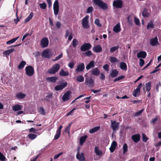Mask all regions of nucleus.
<instances>
[{
  "mask_svg": "<svg viewBox=\"0 0 161 161\" xmlns=\"http://www.w3.org/2000/svg\"><path fill=\"white\" fill-rule=\"evenodd\" d=\"M93 2L96 5L103 9L107 10L108 8L107 4L101 0H93Z\"/></svg>",
  "mask_w": 161,
  "mask_h": 161,
  "instance_id": "obj_1",
  "label": "nucleus"
},
{
  "mask_svg": "<svg viewBox=\"0 0 161 161\" xmlns=\"http://www.w3.org/2000/svg\"><path fill=\"white\" fill-rule=\"evenodd\" d=\"M89 17L88 15L86 16L82 19V25L85 29H88L90 27L88 19Z\"/></svg>",
  "mask_w": 161,
  "mask_h": 161,
  "instance_id": "obj_2",
  "label": "nucleus"
},
{
  "mask_svg": "<svg viewBox=\"0 0 161 161\" xmlns=\"http://www.w3.org/2000/svg\"><path fill=\"white\" fill-rule=\"evenodd\" d=\"M60 68V65L57 64L53 66L51 69L48 70V73L50 74H54L58 71Z\"/></svg>",
  "mask_w": 161,
  "mask_h": 161,
  "instance_id": "obj_3",
  "label": "nucleus"
},
{
  "mask_svg": "<svg viewBox=\"0 0 161 161\" xmlns=\"http://www.w3.org/2000/svg\"><path fill=\"white\" fill-rule=\"evenodd\" d=\"M25 71L27 75L29 76H31L34 73V68L31 66L29 65L25 68Z\"/></svg>",
  "mask_w": 161,
  "mask_h": 161,
  "instance_id": "obj_4",
  "label": "nucleus"
},
{
  "mask_svg": "<svg viewBox=\"0 0 161 161\" xmlns=\"http://www.w3.org/2000/svg\"><path fill=\"white\" fill-rule=\"evenodd\" d=\"M113 6L116 8H121L123 6V2L122 0H115L113 3Z\"/></svg>",
  "mask_w": 161,
  "mask_h": 161,
  "instance_id": "obj_5",
  "label": "nucleus"
},
{
  "mask_svg": "<svg viewBox=\"0 0 161 161\" xmlns=\"http://www.w3.org/2000/svg\"><path fill=\"white\" fill-rule=\"evenodd\" d=\"M85 83L86 85H88L89 87H93L94 84V80L91 77L86 78Z\"/></svg>",
  "mask_w": 161,
  "mask_h": 161,
  "instance_id": "obj_6",
  "label": "nucleus"
},
{
  "mask_svg": "<svg viewBox=\"0 0 161 161\" xmlns=\"http://www.w3.org/2000/svg\"><path fill=\"white\" fill-rule=\"evenodd\" d=\"M49 44V40L47 37L43 38L41 40L40 45L42 48L47 47Z\"/></svg>",
  "mask_w": 161,
  "mask_h": 161,
  "instance_id": "obj_7",
  "label": "nucleus"
},
{
  "mask_svg": "<svg viewBox=\"0 0 161 161\" xmlns=\"http://www.w3.org/2000/svg\"><path fill=\"white\" fill-rule=\"evenodd\" d=\"M68 84L66 81L61 83L60 85H58L55 86V90L56 91H59L62 90L67 86Z\"/></svg>",
  "mask_w": 161,
  "mask_h": 161,
  "instance_id": "obj_8",
  "label": "nucleus"
},
{
  "mask_svg": "<svg viewBox=\"0 0 161 161\" xmlns=\"http://www.w3.org/2000/svg\"><path fill=\"white\" fill-rule=\"evenodd\" d=\"M111 126L114 131L118 130L119 128V123L115 121H111Z\"/></svg>",
  "mask_w": 161,
  "mask_h": 161,
  "instance_id": "obj_9",
  "label": "nucleus"
},
{
  "mask_svg": "<svg viewBox=\"0 0 161 161\" xmlns=\"http://www.w3.org/2000/svg\"><path fill=\"white\" fill-rule=\"evenodd\" d=\"M53 8L54 14L56 16L58 14L59 12V4L58 0H56L55 1L53 4Z\"/></svg>",
  "mask_w": 161,
  "mask_h": 161,
  "instance_id": "obj_10",
  "label": "nucleus"
},
{
  "mask_svg": "<svg viewBox=\"0 0 161 161\" xmlns=\"http://www.w3.org/2000/svg\"><path fill=\"white\" fill-rule=\"evenodd\" d=\"M92 47V45L89 43H85L81 46L80 50L82 51L88 50Z\"/></svg>",
  "mask_w": 161,
  "mask_h": 161,
  "instance_id": "obj_11",
  "label": "nucleus"
},
{
  "mask_svg": "<svg viewBox=\"0 0 161 161\" xmlns=\"http://www.w3.org/2000/svg\"><path fill=\"white\" fill-rule=\"evenodd\" d=\"M71 93V92L70 91H68L65 92L62 97L63 101L65 102L69 100L70 98Z\"/></svg>",
  "mask_w": 161,
  "mask_h": 161,
  "instance_id": "obj_12",
  "label": "nucleus"
},
{
  "mask_svg": "<svg viewBox=\"0 0 161 161\" xmlns=\"http://www.w3.org/2000/svg\"><path fill=\"white\" fill-rule=\"evenodd\" d=\"M80 149H77V152L76 155V158L80 161H84L85 160V158L83 153H80Z\"/></svg>",
  "mask_w": 161,
  "mask_h": 161,
  "instance_id": "obj_13",
  "label": "nucleus"
},
{
  "mask_svg": "<svg viewBox=\"0 0 161 161\" xmlns=\"http://www.w3.org/2000/svg\"><path fill=\"white\" fill-rule=\"evenodd\" d=\"M85 69V66L83 63H81L77 65L75 70L76 73L82 72Z\"/></svg>",
  "mask_w": 161,
  "mask_h": 161,
  "instance_id": "obj_14",
  "label": "nucleus"
},
{
  "mask_svg": "<svg viewBox=\"0 0 161 161\" xmlns=\"http://www.w3.org/2000/svg\"><path fill=\"white\" fill-rule=\"evenodd\" d=\"M117 145V143L115 141H113L112 142L111 147L109 148L110 151L111 153L114 152Z\"/></svg>",
  "mask_w": 161,
  "mask_h": 161,
  "instance_id": "obj_15",
  "label": "nucleus"
},
{
  "mask_svg": "<svg viewBox=\"0 0 161 161\" xmlns=\"http://www.w3.org/2000/svg\"><path fill=\"white\" fill-rule=\"evenodd\" d=\"M150 13L149 11L146 8H144L142 13V16L144 17H148L150 16Z\"/></svg>",
  "mask_w": 161,
  "mask_h": 161,
  "instance_id": "obj_16",
  "label": "nucleus"
},
{
  "mask_svg": "<svg viewBox=\"0 0 161 161\" xmlns=\"http://www.w3.org/2000/svg\"><path fill=\"white\" fill-rule=\"evenodd\" d=\"M131 138L134 142H137L140 140V135L138 134L132 135Z\"/></svg>",
  "mask_w": 161,
  "mask_h": 161,
  "instance_id": "obj_17",
  "label": "nucleus"
},
{
  "mask_svg": "<svg viewBox=\"0 0 161 161\" xmlns=\"http://www.w3.org/2000/svg\"><path fill=\"white\" fill-rule=\"evenodd\" d=\"M147 55V54L146 52L141 51L137 53V56L138 58H144L146 57Z\"/></svg>",
  "mask_w": 161,
  "mask_h": 161,
  "instance_id": "obj_18",
  "label": "nucleus"
},
{
  "mask_svg": "<svg viewBox=\"0 0 161 161\" xmlns=\"http://www.w3.org/2000/svg\"><path fill=\"white\" fill-rule=\"evenodd\" d=\"M158 38L157 37L151 39L150 40V44L152 46H154L156 45H158Z\"/></svg>",
  "mask_w": 161,
  "mask_h": 161,
  "instance_id": "obj_19",
  "label": "nucleus"
},
{
  "mask_svg": "<svg viewBox=\"0 0 161 161\" xmlns=\"http://www.w3.org/2000/svg\"><path fill=\"white\" fill-rule=\"evenodd\" d=\"M91 74L94 75L98 76L100 74V72L97 68L92 69L91 71Z\"/></svg>",
  "mask_w": 161,
  "mask_h": 161,
  "instance_id": "obj_20",
  "label": "nucleus"
},
{
  "mask_svg": "<svg viewBox=\"0 0 161 161\" xmlns=\"http://www.w3.org/2000/svg\"><path fill=\"white\" fill-rule=\"evenodd\" d=\"M58 79V77L56 76L47 77L46 78V80L48 82L55 83Z\"/></svg>",
  "mask_w": 161,
  "mask_h": 161,
  "instance_id": "obj_21",
  "label": "nucleus"
},
{
  "mask_svg": "<svg viewBox=\"0 0 161 161\" xmlns=\"http://www.w3.org/2000/svg\"><path fill=\"white\" fill-rule=\"evenodd\" d=\"M113 30L116 33L120 32L121 31L120 23H119L115 25L113 28Z\"/></svg>",
  "mask_w": 161,
  "mask_h": 161,
  "instance_id": "obj_22",
  "label": "nucleus"
},
{
  "mask_svg": "<svg viewBox=\"0 0 161 161\" xmlns=\"http://www.w3.org/2000/svg\"><path fill=\"white\" fill-rule=\"evenodd\" d=\"M102 50V48L99 45L95 46L93 48V50L96 53L100 52Z\"/></svg>",
  "mask_w": 161,
  "mask_h": 161,
  "instance_id": "obj_23",
  "label": "nucleus"
},
{
  "mask_svg": "<svg viewBox=\"0 0 161 161\" xmlns=\"http://www.w3.org/2000/svg\"><path fill=\"white\" fill-rule=\"evenodd\" d=\"M49 51L48 49H46L43 51L42 53V56L46 58H49L50 55L49 54Z\"/></svg>",
  "mask_w": 161,
  "mask_h": 161,
  "instance_id": "obj_24",
  "label": "nucleus"
},
{
  "mask_svg": "<svg viewBox=\"0 0 161 161\" xmlns=\"http://www.w3.org/2000/svg\"><path fill=\"white\" fill-rule=\"evenodd\" d=\"M23 107L19 104H16L13 106L12 107L13 110L14 111H17L21 110Z\"/></svg>",
  "mask_w": 161,
  "mask_h": 161,
  "instance_id": "obj_25",
  "label": "nucleus"
},
{
  "mask_svg": "<svg viewBox=\"0 0 161 161\" xmlns=\"http://www.w3.org/2000/svg\"><path fill=\"white\" fill-rule=\"evenodd\" d=\"M95 61H92L86 66V68L87 70H89L91 68H93L94 67Z\"/></svg>",
  "mask_w": 161,
  "mask_h": 161,
  "instance_id": "obj_26",
  "label": "nucleus"
},
{
  "mask_svg": "<svg viewBox=\"0 0 161 161\" xmlns=\"http://www.w3.org/2000/svg\"><path fill=\"white\" fill-rule=\"evenodd\" d=\"M118 73V71L116 69H114L112 70V72L110 73V75L112 77L114 78L116 77Z\"/></svg>",
  "mask_w": 161,
  "mask_h": 161,
  "instance_id": "obj_27",
  "label": "nucleus"
},
{
  "mask_svg": "<svg viewBox=\"0 0 161 161\" xmlns=\"http://www.w3.org/2000/svg\"><path fill=\"white\" fill-rule=\"evenodd\" d=\"M120 69L125 71L127 69V66L126 64L124 62H121L120 63Z\"/></svg>",
  "mask_w": 161,
  "mask_h": 161,
  "instance_id": "obj_28",
  "label": "nucleus"
},
{
  "mask_svg": "<svg viewBox=\"0 0 161 161\" xmlns=\"http://www.w3.org/2000/svg\"><path fill=\"white\" fill-rule=\"evenodd\" d=\"M152 82L149 81L145 84V88L147 91L149 92L151 90Z\"/></svg>",
  "mask_w": 161,
  "mask_h": 161,
  "instance_id": "obj_29",
  "label": "nucleus"
},
{
  "mask_svg": "<svg viewBox=\"0 0 161 161\" xmlns=\"http://www.w3.org/2000/svg\"><path fill=\"white\" fill-rule=\"evenodd\" d=\"M87 137V136L86 135H84L80 137V144L81 145H82L85 142Z\"/></svg>",
  "mask_w": 161,
  "mask_h": 161,
  "instance_id": "obj_30",
  "label": "nucleus"
},
{
  "mask_svg": "<svg viewBox=\"0 0 161 161\" xmlns=\"http://www.w3.org/2000/svg\"><path fill=\"white\" fill-rule=\"evenodd\" d=\"M14 51V48L8 50L4 51L3 53V54L5 55L6 56L9 55L11 53Z\"/></svg>",
  "mask_w": 161,
  "mask_h": 161,
  "instance_id": "obj_31",
  "label": "nucleus"
},
{
  "mask_svg": "<svg viewBox=\"0 0 161 161\" xmlns=\"http://www.w3.org/2000/svg\"><path fill=\"white\" fill-rule=\"evenodd\" d=\"M53 93H50L48 94V95L46 96L45 98L43 99H42V101H46L49 102L50 101L49 99H52L53 97Z\"/></svg>",
  "mask_w": 161,
  "mask_h": 161,
  "instance_id": "obj_32",
  "label": "nucleus"
},
{
  "mask_svg": "<svg viewBox=\"0 0 161 161\" xmlns=\"http://www.w3.org/2000/svg\"><path fill=\"white\" fill-rule=\"evenodd\" d=\"M123 152V154H125L128 151V147L127 144L125 143L124 144L122 147Z\"/></svg>",
  "mask_w": 161,
  "mask_h": 161,
  "instance_id": "obj_33",
  "label": "nucleus"
},
{
  "mask_svg": "<svg viewBox=\"0 0 161 161\" xmlns=\"http://www.w3.org/2000/svg\"><path fill=\"white\" fill-rule=\"evenodd\" d=\"M59 74L61 76H67L69 75V73L68 72L64 71L63 69H62L59 72Z\"/></svg>",
  "mask_w": 161,
  "mask_h": 161,
  "instance_id": "obj_34",
  "label": "nucleus"
},
{
  "mask_svg": "<svg viewBox=\"0 0 161 161\" xmlns=\"http://www.w3.org/2000/svg\"><path fill=\"white\" fill-rule=\"evenodd\" d=\"M100 128V126L96 127H94L91 129L89 130V132L90 133H94L97 130H99Z\"/></svg>",
  "mask_w": 161,
  "mask_h": 161,
  "instance_id": "obj_35",
  "label": "nucleus"
},
{
  "mask_svg": "<svg viewBox=\"0 0 161 161\" xmlns=\"http://www.w3.org/2000/svg\"><path fill=\"white\" fill-rule=\"evenodd\" d=\"M26 62L24 61H22L18 66V68L19 69H23L26 64Z\"/></svg>",
  "mask_w": 161,
  "mask_h": 161,
  "instance_id": "obj_36",
  "label": "nucleus"
},
{
  "mask_svg": "<svg viewBox=\"0 0 161 161\" xmlns=\"http://www.w3.org/2000/svg\"><path fill=\"white\" fill-rule=\"evenodd\" d=\"M95 152L96 154L98 156L101 155L102 154V151L101 150H99L98 147H95Z\"/></svg>",
  "mask_w": 161,
  "mask_h": 161,
  "instance_id": "obj_37",
  "label": "nucleus"
},
{
  "mask_svg": "<svg viewBox=\"0 0 161 161\" xmlns=\"http://www.w3.org/2000/svg\"><path fill=\"white\" fill-rule=\"evenodd\" d=\"M26 96V95L22 92H19L17 93L16 95V97L18 98L23 99Z\"/></svg>",
  "mask_w": 161,
  "mask_h": 161,
  "instance_id": "obj_38",
  "label": "nucleus"
},
{
  "mask_svg": "<svg viewBox=\"0 0 161 161\" xmlns=\"http://www.w3.org/2000/svg\"><path fill=\"white\" fill-rule=\"evenodd\" d=\"M154 27V25L153 24V22L151 21L149 22L147 25V29L148 30L150 28H153Z\"/></svg>",
  "mask_w": 161,
  "mask_h": 161,
  "instance_id": "obj_39",
  "label": "nucleus"
},
{
  "mask_svg": "<svg viewBox=\"0 0 161 161\" xmlns=\"http://www.w3.org/2000/svg\"><path fill=\"white\" fill-rule=\"evenodd\" d=\"M72 125V123H69L68 125L66 127L64 130V132H67L69 134L70 133V129Z\"/></svg>",
  "mask_w": 161,
  "mask_h": 161,
  "instance_id": "obj_40",
  "label": "nucleus"
},
{
  "mask_svg": "<svg viewBox=\"0 0 161 161\" xmlns=\"http://www.w3.org/2000/svg\"><path fill=\"white\" fill-rule=\"evenodd\" d=\"M18 38L19 37H17L7 41L6 42L7 44L9 45L14 43L17 40Z\"/></svg>",
  "mask_w": 161,
  "mask_h": 161,
  "instance_id": "obj_41",
  "label": "nucleus"
},
{
  "mask_svg": "<svg viewBox=\"0 0 161 161\" xmlns=\"http://www.w3.org/2000/svg\"><path fill=\"white\" fill-rule=\"evenodd\" d=\"M72 46L74 47H76L78 44V42L76 39H73L72 42Z\"/></svg>",
  "mask_w": 161,
  "mask_h": 161,
  "instance_id": "obj_42",
  "label": "nucleus"
},
{
  "mask_svg": "<svg viewBox=\"0 0 161 161\" xmlns=\"http://www.w3.org/2000/svg\"><path fill=\"white\" fill-rule=\"evenodd\" d=\"M84 78L82 75H79L76 78V80L79 82H82L84 81Z\"/></svg>",
  "mask_w": 161,
  "mask_h": 161,
  "instance_id": "obj_43",
  "label": "nucleus"
},
{
  "mask_svg": "<svg viewBox=\"0 0 161 161\" xmlns=\"http://www.w3.org/2000/svg\"><path fill=\"white\" fill-rule=\"evenodd\" d=\"M37 135L36 134H34L30 133L28 134V137L31 140H34L37 137Z\"/></svg>",
  "mask_w": 161,
  "mask_h": 161,
  "instance_id": "obj_44",
  "label": "nucleus"
},
{
  "mask_svg": "<svg viewBox=\"0 0 161 161\" xmlns=\"http://www.w3.org/2000/svg\"><path fill=\"white\" fill-rule=\"evenodd\" d=\"M119 48V47L118 46L113 47L110 48V52L111 53H112L116 50H117Z\"/></svg>",
  "mask_w": 161,
  "mask_h": 161,
  "instance_id": "obj_45",
  "label": "nucleus"
},
{
  "mask_svg": "<svg viewBox=\"0 0 161 161\" xmlns=\"http://www.w3.org/2000/svg\"><path fill=\"white\" fill-rule=\"evenodd\" d=\"M33 16V14L32 13H31L25 19V22L29 21L30 19H31Z\"/></svg>",
  "mask_w": 161,
  "mask_h": 161,
  "instance_id": "obj_46",
  "label": "nucleus"
},
{
  "mask_svg": "<svg viewBox=\"0 0 161 161\" xmlns=\"http://www.w3.org/2000/svg\"><path fill=\"white\" fill-rule=\"evenodd\" d=\"M125 77V76L123 75L118 76L114 79V81L115 82L117 81H119L124 79Z\"/></svg>",
  "mask_w": 161,
  "mask_h": 161,
  "instance_id": "obj_47",
  "label": "nucleus"
},
{
  "mask_svg": "<svg viewBox=\"0 0 161 161\" xmlns=\"http://www.w3.org/2000/svg\"><path fill=\"white\" fill-rule=\"evenodd\" d=\"M94 23L98 27L102 26V25L100 23V20L98 18L96 19L94 21Z\"/></svg>",
  "mask_w": 161,
  "mask_h": 161,
  "instance_id": "obj_48",
  "label": "nucleus"
},
{
  "mask_svg": "<svg viewBox=\"0 0 161 161\" xmlns=\"http://www.w3.org/2000/svg\"><path fill=\"white\" fill-rule=\"evenodd\" d=\"M142 139L143 141L144 142H146L147 140L148 139V138L146 136L145 134L144 133H142Z\"/></svg>",
  "mask_w": 161,
  "mask_h": 161,
  "instance_id": "obj_49",
  "label": "nucleus"
},
{
  "mask_svg": "<svg viewBox=\"0 0 161 161\" xmlns=\"http://www.w3.org/2000/svg\"><path fill=\"white\" fill-rule=\"evenodd\" d=\"M118 59L115 57H110V62L111 63H115L117 62Z\"/></svg>",
  "mask_w": 161,
  "mask_h": 161,
  "instance_id": "obj_50",
  "label": "nucleus"
},
{
  "mask_svg": "<svg viewBox=\"0 0 161 161\" xmlns=\"http://www.w3.org/2000/svg\"><path fill=\"white\" fill-rule=\"evenodd\" d=\"M140 91V90L136 88V89L134 90L133 93V95L135 97H136L137 96V93L139 92Z\"/></svg>",
  "mask_w": 161,
  "mask_h": 161,
  "instance_id": "obj_51",
  "label": "nucleus"
},
{
  "mask_svg": "<svg viewBox=\"0 0 161 161\" xmlns=\"http://www.w3.org/2000/svg\"><path fill=\"white\" fill-rule=\"evenodd\" d=\"M39 6L41 8L44 9H45L47 6V4L45 3H40L39 4Z\"/></svg>",
  "mask_w": 161,
  "mask_h": 161,
  "instance_id": "obj_52",
  "label": "nucleus"
},
{
  "mask_svg": "<svg viewBox=\"0 0 161 161\" xmlns=\"http://www.w3.org/2000/svg\"><path fill=\"white\" fill-rule=\"evenodd\" d=\"M93 10V8L92 6L89 7L86 11V13H87L89 14L92 13Z\"/></svg>",
  "mask_w": 161,
  "mask_h": 161,
  "instance_id": "obj_53",
  "label": "nucleus"
},
{
  "mask_svg": "<svg viewBox=\"0 0 161 161\" xmlns=\"http://www.w3.org/2000/svg\"><path fill=\"white\" fill-rule=\"evenodd\" d=\"M134 19V22L137 25H140V22L139 19L136 17H135Z\"/></svg>",
  "mask_w": 161,
  "mask_h": 161,
  "instance_id": "obj_54",
  "label": "nucleus"
},
{
  "mask_svg": "<svg viewBox=\"0 0 161 161\" xmlns=\"http://www.w3.org/2000/svg\"><path fill=\"white\" fill-rule=\"evenodd\" d=\"M39 112L43 115H44L46 114V112L44 109L42 107L40 108Z\"/></svg>",
  "mask_w": 161,
  "mask_h": 161,
  "instance_id": "obj_55",
  "label": "nucleus"
},
{
  "mask_svg": "<svg viewBox=\"0 0 161 161\" xmlns=\"http://www.w3.org/2000/svg\"><path fill=\"white\" fill-rule=\"evenodd\" d=\"M109 67V66L108 64H105L103 66V68L105 70L108 71Z\"/></svg>",
  "mask_w": 161,
  "mask_h": 161,
  "instance_id": "obj_56",
  "label": "nucleus"
},
{
  "mask_svg": "<svg viewBox=\"0 0 161 161\" xmlns=\"http://www.w3.org/2000/svg\"><path fill=\"white\" fill-rule=\"evenodd\" d=\"M5 159V157L4 156L3 154L0 152V160L2 161H4Z\"/></svg>",
  "mask_w": 161,
  "mask_h": 161,
  "instance_id": "obj_57",
  "label": "nucleus"
},
{
  "mask_svg": "<svg viewBox=\"0 0 161 161\" xmlns=\"http://www.w3.org/2000/svg\"><path fill=\"white\" fill-rule=\"evenodd\" d=\"M144 109H142L139 111H138L135 113V116H137L140 115L143 111Z\"/></svg>",
  "mask_w": 161,
  "mask_h": 161,
  "instance_id": "obj_58",
  "label": "nucleus"
},
{
  "mask_svg": "<svg viewBox=\"0 0 161 161\" xmlns=\"http://www.w3.org/2000/svg\"><path fill=\"white\" fill-rule=\"evenodd\" d=\"M140 62H139V65L141 67L143 66L144 64V60L140 58L139 59Z\"/></svg>",
  "mask_w": 161,
  "mask_h": 161,
  "instance_id": "obj_59",
  "label": "nucleus"
},
{
  "mask_svg": "<svg viewBox=\"0 0 161 161\" xmlns=\"http://www.w3.org/2000/svg\"><path fill=\"white\" fill-rule=\"evenodd\" d=\"M63 153V152H62L55 155L54 157V159H56L58 158L60 155H62Z\"/></svg>",
  "mask_w": 161,
  "mask_h": 161,
  "instance_id": "obj_60",
  "label": "nucleus"
},
{
  "mask_svg": "<svg viewBox=\"0 0 161 161\" xmlns=\"http://www.w3.org/2000/svg\"><path fill=\"white\" fill-rule=\"evenodd\" d=\"M100 78L101 80H104L105 79V76L104 74L102 73L100 74Z\"/></svg>",
  "mask_w": 161,
  "mask_h": 161,
  "instance_id": "obj_61",
  "label": "nucleus"
},
{
  "mask_svg": "<svg viewBox=\"0 0 161 161\" xmlns=\"http://www.w3.org/2000/svg\"><path fill=\"white\" fill-rule=\"evenodd\" d=\"M56 26L57 28H60L61 27V23L58 21H57L56 23Z\"/></svg>",
  "mask_w": 161,
  "mask_h": 161,
  "instance_id": "obj_62",
  "label": "nucleus"
},
{
  "mask_svg": "<svg viewBox=\"0 0 161 161\" xmlns=\"http://www.w3.org/2000/svg\"><path fill=\"white\" fill-rule=\"evenodd\" d=\"M92 51H88L86 52L85 53V55L88 56H90L92 55Z\"/></svg>",
  "mask_w": 161,
  "mask_h": 161,
  "instance_id": "obj_63",
  "label": "nucleus"
},
{
  "mask_svg": "<svg viewBox=\"0 0 161 161\" xmlns=\"http://www.w3.org/2000/svg\"><path fill=\"white\" fill-rule=\"evenodd\" d=\"M62 56H63V54H62V53H61L58 56L56 57L55 59L53 61H57V60L59 59L60 58H61L62 57Z\"/></svg>",
  "mask_w": 161,
  "mask_h": 161,
  "instance_id": "obj_64",
  "label": "nucleus"
}]
</instances>
